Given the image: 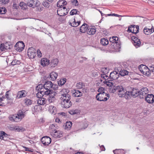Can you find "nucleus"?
<instances>
[{
    "instance_id": "obj_1",
    "label": "nucleus",
    "mask_w": 154,
    "mask_h": 154,
    "mask_svg": "<svg viewBox=\"0 0 154 154\" xmlns=\"http://www.w3.org/2000/svg\"><path fill=\"white\" fill-rule=\"evenodd\" d=\"M128 32H132L130 34L131 39L134 45L136 47H138L141 44V42L139 39L136 36V34L139 31V26L138 25H132L128 26L127 30Z\"/></svg>"
},
{
    "instance_id": "obj_2",
    "label": "nucleus",
    "mask_w": 154,
    "mask_h": 154,
    "mask_svg": "<svg viewBox=\"0 0 154 154\" xmlns=\"http://www.w3.org/2000/svg\"><path fill=\"white\" fill-rule=\"evenodd\" d=\"M116 91L118 93V95L119 97H124L125 98V94H126L127 91L125 88L123 87L121 85H116Z\"/></svg>"
},
{
    "instance_id": "obj_3",
    "label": "nucleus",
    "mask_w": 154,
    "mask_h": 154,
    "mask_svg": "<svg viewBox=\"0 0 154 154\" xmlns=\"http://www.w3.org/2000/svg\"><path fill=\"white\" fill-rule=\"evenodd\" d=\"M60 93L61 94L60 99L62 101V102H65V100H70L71 98V96L68 94L69 92L68 89H63L60 91Z\"/></svg>"
},
{
    "instance_id": "obj_4",
    "label": "nucleus",
    "mask_w": 154,
    "mask_h": 154,
    "mask_svg": "<svg viewBox=\"0 0 154 154\" xmlns=\"http://www.w3.org/2000/svg\"><path fill=\"white\" fill-rule=\"evenodd\" d=\"M140 93V91H139L137 89L132 88V91H127L126 94H125V98L128 99L131 98L132 97H135L138 96V93Z\"/></svg>"
},
{
    "instance_id": "obj_5",
    "label": "nucleus",
    "mask_w": 154,
    "mask_h": 154,
    "mask_svg": "<svg viewBox=\"0 0 154 154\" xmlns=\"http://www.w3.org/2000/svg\"><path fill=\"white\" fill-rule=\"evenodd\" d=\"M109 97V95L108 94H106L99 93L98 94L96 97L97 100L99 101H107Z\"/></svg>"
},
{
    "instance_id": "obj_6",
    "label": "nucleus",
    "mask_w": 154,
    "mask_h": 154,
    "mask_svg": "<svg viewBox=\"0 0 154 154\" xmlns=\"http://www.w3.org/2000/svg\"><path fill=\"white\" fill-rule=\"evenodd\" d=\"M51 92L50 93V94L46 96L48 97L46 100L49 103H53L56 100L55 96L57 94L56 92L54 91L53 90H51Z\"/></svg>"
},
{
    "instance_id": "obj_7",
    "label": "nucleus",
    "mask_w": 154,
    "mask_h": 154,
    "mask_svg": "<svg viewBox=\"0 0 154 154\" xmlns=\"http://www.w3.org/2000/svg\"><path fill=\"white\" fill-rule=\"evenodd\" d=\"M27 53L30 58L33 59L37 54V51L33 47L29 48L28 50Z\"/></svg>"
},
{
    "instance_id": "obj_8",
    "label": "nucleus",
    "mask_w": 154,
    "mask_h": 154,
    "mask_svg": "<svg viewBox=\"0 0 154 154\" xmlns=\"http://www.w3.org/2000/svg\"><path fill=\"white\" fill-rule=\"evenodd\" d=\"M24 47V44L23 42H19L16 44L14 46V48L17 51L20 52L23 50Z\"/></svg>"
},
{
    "instance_id": "obj_9",
    "label": "nucleus",
    "mask_w": 154,
    "mask_h": 154,
    "mask_svg": "<svg viewBox=\"0 0 154 154\" xmlns=\"http://www.w3.org/2000/svg\"><path fill=\"white\" fill-rule=\"evenodd\" d=\"M119 77V73L116 72V71H113L110 73L108 79L113 82L114 81H116V80L118 79Z\"/></svg>"
},
{
    "instance_id": "obj_10",
    "label": "nucleus",
    "mask_w": 154,
    "mask_h": 154,
    "mask_svg": "<svg viewBox=\"0 0 154 154\" xmlns=\"http://www.w3.org/2000/svg\"><path fill=\"white\" fill-rule=\"evenodd\" d=\"M41 141L44 145L48 146L51 142V139L48 136H45L41 139Z\"/></svg>"
},
{
    "instance_id": "obj_11",
    "label": "nucleus",
    "mask_w": 154,
    "mask_h": 154,
    "mask_svg": "<svg viewBox=\"0 0 154 154\" xmlns=\"http://www.w3.org/2000/svg\"><path fill=\"white\" fill-rule=\"evenodd\" d=\"M51 134L54 138H60L63 137V133L60 131L56 130L54 132H51Z\"/></svg>"
},
{
    "instance_id": "obj_12",
    "label": "nucleus",
    "mask_w": 154,
    "mask_h": 154,
    "mask_svg": "<svg viewBox=\"0 0 154 154\" xmlns=\"http://www.w3.org/2000/svg\"><path fill=\"white\" fill-rule=\"evenodd\" d=\"M145 100L149 103H152L154 102V95L152 94H148L145 96Z\"/></svg>"
},
{
    "instance_id": "obj_13",
    "label": "nucleus",
    "mask_w": 154,
    "mask_h": 154,
    "mask_svg": "<svg viewBox=\"0 0 154 154\" xmlns=\"http://www.w3.org/2000/svg\"><path fill=\"white\" fill-rule=\"evenodd\" d=\"M65 102H62V106L65 108H68L71 106L72 104V103L70 100H65Z\"/></svg>"
},
{
    "instance_id": "obj_14",
    "label": "nucleus",
    "mask_w": 154,
    "mask_h": 154,
    "mask_svg": "<svg viewBox=\"0 0 154 154\" xmlns=\"http://www.w3.org/2000/svg\"><path fill=\"white\" fill-rule=\"evenodd\" d=\"M69 24L72 27H77L81 23L80 21L76 22L75 18L72 19L71 20H69Z\"/></svg>"
},
{
    "instance_id": "obj_15",
    "label": "nucleus",
    "mask_w": 154,
    "mask_h": 154,
    "mask_svg": "<svg viewBox=\"0 0 154 154\" xmlns=\"http://www.w3.org/2000/svg\"><path fill=\"white\" fill-rule=\"evenodd\" d=\"M27 94L25 90H21L18 91L17 98H20L25 97Z\"/></svg>"
},
{
    "instance_id": "obj_16",
    "label": "nucleus",
    "mask_w": 154,
    "mask_h": 154,
    "mask_svg": "<svg viewBox=\"0 0 154 154\" xmlns=\"http://www.w3.org/2000/svg\"><path fill=\"white\" fill-rule=\"evenodd\" d=\"M96 30L94 28L91 26L88 27L87 31V33L90 35H93L95 33Z\"/></svg>"
},
{
    "instance_id": "obj_17",
    "label": "nucleus",
    "mask_w": 154,
    "mask_h": 154,
    "mask_svg": "<svg viewBox=\"0 0 154 154\" xmlns=\"http://www.w3.org/2000/svg\"><path fill=\"white\" fill-rule=\"evenodd\" d=\"M59 61L57 59H53L51 62H49V64L50 66L51 67H54L57 66L58 63Z\"/></svg>"
},
{
    "instance_id": "obj_18",
    "label": "nucleus",
    "mask_w": 154,
    "mask_h": 154,
    "mask_svg": "<svg viewBox=\"0 0 154 154\" xmlns=\"http://www.w3.org/2000/svg\"><path fill=\"white\" fill-rule=\"evenodd\" d=\"M53 83L50 81H47L45 82L44 85V88H46L47 90H52L51 89L52 87Z\"/></svg>"
},
{
    "instance_id": "obj_19",
    "label": "nucleus",
    "mask_w": 154,
    "mask_h": 154,
    "mask_svg": "<svg viewBox=\"0 0 154 154\" xmlns=\"http://www.w3.org/2000/svg\"><path fill=\"white\" fill-rule=\"evenodd\" d=\"M89 26L85 23H84L80 27L79 31L82 33H85L87 30Z\"/></svg>"
},
{
    "instance_id": "obj_20",
    "label": "nucleus",
    "mask_w": 154,
    "mask_h": 154,
    "mask_svg": "<svg viewBox=\"0 0 154 154\" xmlns=\"http://www.w3.org/2000/svg\"><path fill=\"white\" fill-rule=\"evenodd\" d=\"M72 125V123L71 122H67L63 126V128L64 129L69 130Z\"/></svg>"
},
{
    "instance_id": "obj_21",
    "label": "nucleus",
    "mask_w": 154,
    "mask_h": 154,
    "mask_svg": "<svg viewBox=\"0 0 154 154\" xmlns=\"http://www.w3.org/2000/svg\"><path fill=\"white\" fill-rule=\"evenodd\" d=\"M9 119L10 121L16 122H17L20 120V118L18 117V116L13 115H10Z\"/></svg>"
},
{
    "instance_id": "obj_22",
    "label": "nucleus",
    "mask_w": 154,
    "mask_h": 154,
    "mask_svg": "<svg viewBox=\"0 0 154 154\" xmlns=\"http://www.w3.org/2000/svg\"><path fill=\"white\" fill-rule=\"evenodd\" d=\"M46 97V96H45L39 99V100H38L37 101L38 104L40 105H42L46 103V102L47 101V100L46 98H45Z\"/></svg>"
},
{
    "instance_id": "obj_23",
    "label": "nucleus",
    "mask_w": 154,
    "mask_h": 154,
    "mask_svg": "<svg viewBox=\"0 0 154 154\" xmlns=\"http://www.w3.org/2000/svg\"><path fill=\"white\" fill-rule=\"evenodd\" d=\"M50 61L46 58H43L41 59V64L43 66H46L49 64Z\"/></svg>"
},
{
    "instance_id": "obj_24",
    "label": "nucleus",
    "mask_w": 154,
    "mask_h": 154,
    "mask_svg": "<svg viewBox=\"0 0 154 154\" xmlns=\"http://www.w3.org/2000/svg\"><path fill=\"white\" fill-rule=\"evenodd\" d=\"M57 73L54 71L51 72L49 75L52 81L55 80L57 78Z\"/></svg>"
},
{
    "instance_id": "obj_25",
    "label": "nucleus",
    "mask_w": 154,
    "mask_h": 154,
    "mask_svg": "<svg viewBox=\"0 0 154 154\" xmlns=\"http://www.w3.org/2000/svg\"><path fill=\"white\" fill-rule=\"evenodd\" d=\"M110 80L108 79V78L106 79V80H105L103 81V83L105 84L106 85L109 86V87H111L114 85V84L112 82H111L112 81H110Z\"/></svg>"
},
{
    "instance_id": "obj_26",
    "label": "nucleus",
    "mask_w": 154,
    "mask_h": 154,
    "mask_svg": "<svg viewBox=\"0 0 154 154\" xmlns=\"http://www.w3.org/2000/svg\"><path fill=\"white\" fill-rule=\"evenodd\" d=\"M115 36L110 37L109 38V45H111V47L112 48H116V45L114 42Z\"/></svg>"
},
{
    "instance_id": "obj_27",
    "label": "nucleus",
    "mask_w": 154,
    "mask_h": 154,
    "mask_svg": "<svg viewBox=\"0 0 154 154\" xmlns=\"http://www.w3.org/2000/svg\"><path fill=\"white\" fill-rule=\"evenodd\" d=\"M115 36L110 37L109 38V45H111V47L112 48H116V45L114 42Z\"/></svg>"
},
{
    "instance_id": "obj_28",
    "label": "nucleus",
    "mask_w": 154,
    "mask_h": 154,
    "mask_svg": "<svg viewBox=\"0 0 154 154\" xmlns=\"http://www.w3.org/2000/svg\"><path fill=\"white\" fill-rule=\"evenodd\" d=\"M35 2V1L34 0H28L27 2V5L30 7L34 8Z\"/></svg>"
},
{
    "instance_id": "obj_29",
    "label": "nucleus",
    "mask_w": 154,
    "mask_h": 154,
    "mask_svg": "<svg viewBox=\"0 0 154 154\" xmlns=\"http://www.w3.org/2000/svg\"><path fill=\"white\" fill-rule=\"evenodd\" d=\"M25 111L24 110H20L17 113L18 117L20 118V119L22 118H24V114Z\"/></svg>"
},
{
    "instance_id": "obj_30",
    "label": "nucleus",
    "mask_w": 154,
    "mask_h": 154,
    "mask_svg": "<svg viewBox=\"0 0 154 154\" xmlns=\"http://www.w3.org/2000/svg\"><path fill=\"white\" fill-rule=\"evenodd\" d=\"M23 101L24 104L27 106H29L32 104L33 102L30 99L26 98Z\"/></svg>"
},
{
    "instance_id": "obj_31",
    "label": "nucleus",
    "mask_w": 154,
    "mask_h": 154,
    "mask_svg": "<svg viewBox=\"0 0 154 154\" xmlns=\"http://www.w3.org/2000/svg\"><path fill=\"white\" fill-rule=\"evenodd\" d=\"M75 92L73 93V95L75 97H81L82 96V93L79 90H74Z\"/></svg>"
},
{
    "instance_id": "obj_32",
    "label": "nucleus",
    "mask_w": 154,
    "mask_h": 154,
    "mask_svg": "<svg viewBox=\"0 0 154 154\" xmlns=\"http://www.w3.org/2000/svg\"><path fill=\"white\" fill-rule=\"evenodd\" d=\"M58 126L55 124H53L50 125L49 126V130H50V132H54L56 131L57 128Z\"/></svg>"
},
{
    "instance_id": "obj_33",
    "label": "nucleus",
    "mask_w": 154,
    "mask_h": 154,
    "mask_svg": "<svg viewBox=\"0 0 154 154\" xmlns=\"http://www.w3.org/2000/svg\"><path fill=\"white\" fill-rule=\"evenodd\" d=\"M113 152L115 154H125L124 150L122 149H116Z\"/></svg>"
},
{
    "instance_id": "obj_34",
    "label": "nucleus",
    "mask_w": 154,
    "mask_h": 154,
    "mask_svg": "<svg viewBox=\"0 0 154 154\" xmlns=\"http://www.w3.org/2000/svg\"><path fill=\"white\" fill-rule=\"evenodd\" d=\"M152 28H147L146 26L145 27V34L149 35L153 32H154V28L153 30L152 29Z\"/></svg>"
},
{
    "instance_id": "obj_35",
    "label": "nucleus",
    "mask_w": 154,
    "mask_h": 154,
    "mask_svg": "<svg viewBox=\"0 0 154 154\" xmlns=\"http://www.w3.org/2000/svg\"><path fill=\"white\" fill-rule=\"evenodd\" d=\"M62 0H59L58 1V2L57 3V6L58 7H59V8L58 9L57 12H60V11H62V8L63 7V5H60V2H62Z\"/></svg>"
},
{
    "instance_id": "obj_36",
    "label": "nucleus",
    "mask_w": 154,
    "mask_h": 154,
    "mask_svg": "<svg viewBox=\"0 0 154 154\" xmlns=\"http://www.w3.org/2000/svg\"><path fill=\"white\" fill-rule=\"evenodd\" d=\"M101 44L103 45H106L108 44L109 42L108 40L105 38H102L100 40Z\"/></svg>"
},
{
    "instance_id": "obj_37",
    "label": "nucleus",
    "mask_w": 154,
    "mask_h": 154,
    "mask_svg": "<svg viewBox=\"0 0 154 154\" xmlns=\"http://www.w3.org/2000/svg\"><path fill=\"white\" fill-rule=\"evenodd\" d=\"M128 72L127 70L124 69H122L121 71H120V73H119V75H120L121 76H123L128 75Z\"/></svg>"
},
{
    "instance_id": "obj_38",
    "label": "nucleus",
    "mask_w": 154,
    "mask_h": 154,
    "mask_svg": "<svg viewBox=\"0 0 154 154\" xmlns=\"http://www.w3.org/2000/svg\"><path fill=\"white\" fill-rule=\"evenodd\" d=\"M43 89H41V91H39L41 92V91H42V93L43 94H44L45 95V96L48 95V94H49L51 92V90H47L46 88H45L44 87L43 88Z\"/></svg>"
},
{
    "instance_id": "obj_39",
    "label": "nucleus",
    "mask_w": 154,
    "mask_h": 154,
    "mask_svg": "<svg viewBox=\"0 0 154 154\" xmlns=\"http://www.w3.org/2000/svg\"><path fill=\"white\" fill-rule=\"evenodd\" d=\"M66 79L65 78L61 79L59 81H58V84L59 86L63 85L66 82Z\"/></svg>"
},
{
    "instance_id": "obj_40",
    "label": "nucleus",
    "mask_w": 154,
    "mask_h": 154,
    "mask_svg": "<svg viewBox=\"0 0 154 154\" xmlns=\"http://www.w3.org/2000/svg\"><path fill=\"white\" fill-rule=\"evenodd\" d=\"M19 5L21 7L22 9L24 10H26L27 8L28 5H27V3H25L23 2H20Z\"/></svg>"
},
{
    "instance_id": "obj_41",
    "label": "nucleus",
    "mask_w": 154,
    "mask_h": 154,
    "mask_svg": "<svg viewBox=\"0 0 154 154\" xmlns=\"http://www.w3.org/2000/svg\"><path fill=\"white\" fill-rule=\"evenodd\" d=\"M150 69H149L147 66L145 65V75L148 76L150 75L151 71Z\"/></svg>"
},
{
    "instance_id": "obj_42",
    "label": "nucleus",
    "mask_w": 154,
    "mask_h": 154,
    "mask_svg": "<svg viewBox=\"0 0 154 154\" xmlns=\"http://www.w3.org/2000/svg\"><path fill=\"white\" fill-rule=\"evenodd\" d=\"M76 86L78 89H80L83 87L85 86V84L82 82H79L77 83Z\"/></svg>"
},
{
    "instance_id": "obj_43",
    "label": "nucleus",
    "mask_w": 154,
    "mask_h": 154,
    "mask_svg": "<svg viewBox=\"0 0 154 154\" xmlns=\"http://www.w3.org/2000/svg\"><path fill=\"white\" fill-rule=\"evenodd\" d=\"M44 88V85L41 84L38 85L35 88V89L37 91H41V89H43V88Z\"/></svg>"
},
{
    "instance_id": "obj_44",
    "label": "nucleus",
    "mask_w": 154,
    "mask_h": 154,
    "mask_svg": "<svg viewBox=\"0 0 154 154\" xmlns=\"http://www.w3.org/2000/svg\"><path fill=\"white\" fill-rule=\"evenodd\" d=\"M42 4L44 7L47 8H49L50 6V3L45 0L42 3Z\"/></svg>"
},
{
    "instance_id": "obj_45",
    "label": "nucleus",
    "mask_w": 154,
    "mask_h": 154,
    "mask_svg": "<svg viewBox=\"0 0 154 154\" xmlns=\"http://www.w3.org/2000/svg\"><path fill=\"white\" fill-rule=\"evenodd\" d=\"M115 88H116V85H113V86L111 87L110 88H109V92L111 93H114L116 92V89Z\"/></svg>"
},
{
    "instance_id": "obj_46",
    "label": "nucleus",
    "mask_w": 154,
    "mask_h": 154,
    "mask_svg": "<svg viewBox=\"0 0 154 154\" xmlns=\"http://www.w3.org/2000/svg\"><path fill=\"white\" fill-rule=\"evenodd\" d=\"M109 69L107 67H103L102 68L101 70L103 74H107L108 73V71Z\"/></svg>"
},
{
    "instance_id": "obj_47",
    "label": "nucleus",
    "mask_w": 154,
    "mask_h": 154,
    "mask_svg": "<svg viewBox=\"0 0 154 154\" xmlns=\"http://www.w3.org/2000/svg\"><path fill=\"white\" fill-rule=\"evenodd\" d=\"M105 91L106 89L102 87L100 88L98 90V91L99 92V93L106 94V93H107L105 92Z\"/></svg>"
},
{
    "instance_id": "obj_48",
    "label": "nucleus",
    "mask_w": 154,
    "mask_h": 154,
    "mask_svg": "<svg viewBox=\"0 0 154 154\" xmlns=\"http://www.w3.org/2000/svg\"><path fill=\"white\" fill-rule=\"evenodd\" d=\"M42 91H41V92L39 91H38V92L36 94L37 97L39 98V99L45 96L44 94H43L42 93Z\"/></svg>"
},
{
    "instance_id": "obj_49",
    "label": "nucleus",
    "mask_w": 154,
    "mask_h": 154,
    "mask_svg": "<svg viewBox=\"0 0 154 154\" xmlns=\"http://www.w3.org/2000/svg\"><path fill=\"white\" fill-rule=\"evenodd\" d=\"M7 11V10L5 8H0V14H5Z\"/></svg>"
},
{
    "instance_id": "obj_50",
    "label": "nucleus",
    "mask_w": 154,
    "mask_h": 154,
    "mask_svg": "<svg viewBox=\"0 0 154 154\" xmlns=\"http://www.w3.org/2000/svg\"><path fill=\"white\" fill-rule=\"evenodd\" d=\"M114 38V42L115 43V45H116V46L117 45H120L119 44L120 43H119V42H118L119 38H118V37H116V36H115V38Z\"/></svg>"
},
{
    "instance_id": "obj_51",
    "label": "nucleus",
    "mask_w": 154,
    "mask_h": 154,
    "mask_svg": "<svg viewBox=\"0 0 154 154\" xmlns=\"http://www.w3.org/2000/svg\"><path fill=\"white\" fill-rule=\"evenodd\" d=\"M79 11L76 9H73L70 12L71 15H73L75 14H77V12Z\"/></svg>"
},
{
    "instance_id": "obj_52",
    "label": "nucleus",
    "mask_w": 154,
    "mask_h": 154,
    "mask_svg": "<svg viewBox=\"0 0 154 154\" xmlns=\"http://www.w3.org/2000/svg\"><path fill=\"white\" fill-rule=\"evenodd\" d=\"M20 61L15 60H13L11 63V65L14 66L16 64H19L20 63Z\"/></svg>"
},
{
    "instance_id": "obj_53",
    "label": "nucleus",
    "mask_w": 154,
    "mask_h": 154,
    "mask_svg": "<svg viewBox=\"0 0 154 154\" xmlns=\"http://www.w3.org/2000/svg\"><path fill=\"white\" fill-rule=\"evenodd\" d=\"M144 88H143L141 90V91H140V93H138L139 95L138 96H139V97L141 99H143V92H141L142 91V90H144Z\"/></svg>"
},
{
    "instance_id": "obj_54",
    "label": "nucleus",
    "mask_w": 154,
    "mask_h": 154,
    "mask_svg": "<svg viewBox=\"0 0 154 154\" xmlns=\"http://www.w3.org/2000/svg\"><path fill=\"white\" fill-rule=\"evenodd\" d=\"M15 130L18 131H25V129L24 128L19 126H18L15 128Z\"/></svg>"
},
{
    "instance_id": "obj_55",
    "label": "nucleus",
    "mask_w": 154,
    "mask_h": 154,
    "mask_svg": "<svg viewBox=\"0 0 154 154\" xmlns=\"http://www.w3.org/2000/svg\"><path fill=\"white\" fill-rule=\"evenodd\" d=\"M57 15L60 17L66 15L68 14V11L65 12L64 11H60V12H57Z\"/></svg>"
},
{
    "instance_id": "obj_56",
    "label": "nucleus",
    "mask_w": 154,
    "mask_h": 154,
    "mask_svg": "<svg viewBox=\"0 0 154 154\" xmlns=\"http://www.w3.org/2000/svg\"><path fill=\"white\" fill-rule=\"evenodd\" d=\"M0 49L2 51H5L7 49V47L5 48V45L4 44H1L0 45Z\"/></svg>"
},
{
    "instance_id": "obj_57",
    "label": "nucleus",
    "mask_w": 154,
    "mask_h": 154,
    "mask_svg": "<svg viewBox=\"0 0 154 154\" xmlns=\"http://www.w3.org/2000/svg\"><path fill=\"white\" fill-rule=\"evenodd\" d=\"M0 135L3 136L4 137H7L10 136V135L6 133L4 131H1Z\"/></svg>"
},
{
    "instance_id": "obj_58",
    "label": "nucleus",
    "mask_w": 154,
    "mask_h": 154,
    "mask_svg": "<svg viewBox=\"0 0 154 154\" xmlns=\"http://www.w3.org/2000/svg\"><path fill=\"white\" fill-rule=\"evenodd\" d=\"M71 3L74 4L75 6H78L79 5L77 0H72Z\"/></svg>"
},
{
    "instance_id": "obj_59",
    "label": "nucleus",
    "mask_w": 154,
    "mask_h": 154,
    "mask_svg": "<svg viewBox=\"0 0 154 154\" xmlns=\"http://www.w3.org/2000/svg\"><path fill=\"white\" fill-rule=\"evenodd\" d=\"M58 87L57 85L52 84L51 88L53 89L54 90H56L58 89Z\"/></svg>"
},
{
    "instance_id": "obj_60",
    "label": "nucleus",
    "mask_w": 154,
    "mask_h": 154,
    "mask_svg": "<svg viewBox=\"0 0 154 154\" xmlns=\"http://www.w3.org/2000/svg\"><path fill=\"white\" fill-rule=\"evenodd\" d=\"M69 113L71 115H73L77 113L76 111V110H71L69 112Z\"/></svg>"
},
{
    "instance_id": "obj_61",
    "label": "nucleus",
    "mask_w": 154,
    "mask_h": 154,
    "mask_svg": "<svg viewBox=\"0 0 154 154\" xmlns=\"http://www.w3.org/2000/svg\"><path fill=\"white\" fill-rule=\"evenodd\" d=\"M40 4V2L38 0H36V1L35 2V7H38V6H39Z\"/></svg>"
},
{
    "instance_id": "obj_62",
    "label": "nucleus",
    "mask_w": 154,
    "mask_h": 154,
    "mask_svg": "<svg viewBox=\"0 0 154 154\" xmlns=\"http://www.w3.org/2000/svg\"><path fill=\"white\" fill-rule=\"evenodd\" d=\"M14 9H17L19 8L18 5L15 2H14L13 5Z\"/></svg>"
},
{
    "instance_id": "obj_63",
    "label": "nucleus",
    "mask_w": 154,
    "mask_h": 154,
    "mask_svg": "<svg viewBox=\"0 0 154 154\" xmlns=\"http://www.w3.org/2000/svg\"><path fill=\"white\" fill-rule=\"evenodd\" d=\"M9 91H6L5 94V96L6 98L8 100H11V98L9 97L8 92Z\"/></svg>"
},
{
    "instance_id": "obj_64",
    "label": "nucleus",
    "mask_w": 154,
    "mask_h": 154,
    "mask_svg": "<svg viewBox=\"0 0 154 154\" xmlns=\"http://www.w3.org/2000/svg\"><path fill=\"white\" fill-rule=\"evenodd\" d=\"M37 51V55L39 57H41L42 56V54L41 53V51H40L39 50H38Z\"/></svg>"
}]
</instances>
